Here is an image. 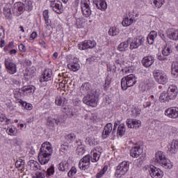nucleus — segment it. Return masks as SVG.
Wrapping results in <instances>:
<instances>
[{"instance_id": "1", "label": "nucleus", "mask_w": 178, "mask_h": 178, "mask_svg": "<svg viewBox=\"0 0 178 178\" xmlns=\"http://www.w3.org/2000/svg\"><path fill=\"white\" fill-rule=\"evenodd\" d=\"M54 150L52 147H48L45 144L42 145V147L38 154V161L41 165H47L52 156Z\"/></svg>"}, {"instance_id": "2", "label": "nucleus", "mask_w": 178, "mask_h": 178, "mask_svg": "<svg viewBox=\"0 0 178 178\" xmlns=\"http://www.w3.org/2000/svg\"><path fill=\"white\" fill-rule=\"evenodd\" d=\"M153 162H154V163H159V165L163 166L164 169H172V168H173V163L170 162V160L166 159V156L161 151L156 152L153 158Z\"/></svg>"}, {"instance_id": "3", "label": "nucleus", "mask_w": 178, "mask_h": 178, "mask_svg": "<svg viewBox=\"0 0 178 178\" xmlns=\"http://www.w3.org/2000/svg\"><path fill=\"white\" fill-rule=\"evenodd\" d=\"M136 83H137L136 76L134 74H129L121 79L122 89L126 90L129 87H133Z\"/></svg>"}, {"instance_id": "4", "label": "nucleus", "mask_w": 178, "mask_h": 178, "mask_svg": "<svg viewBox=\"0 0 178 178\" xmlns=\"http://www.w3.org/2000/svg\"><path fill=\"white\" fill-rule=\"evenodd\" d=\"M130 163L129 161H122L120 163L116 168V171L115 173V177H122V176H124L129 172V167Z\"/></svg>"}, {"instance_id": "5", "label": "nucleus", "mask_w": 178, "mask_h": 178, "mask_svg": "<svg viewBox=\"0 0 178 178\" xmlns=\"http://www.w3.org/2000/svg\"><path fill=\"white\" fill-rule=\"evenodd\" d=\"M154 78L159 84H166L168 83V76L162 71L156 70L153 72Z\"/></svg>"}, {"instance_id": "6", "label": "nucleus", "mask_w": 178, "mask_h": 178, "mask_svg": "<svg viewBox=\"0 0 178 178\" xmlns=\"http://www.w3.org/2000/svg\"><path fill=\"white\" fill-rule=\"evenodd\" d=\"M144 41H145V38H144V36L142 35H138L136 38H134L130 44V49L131 51H133V49H137L138 47H141L143 44H144Z\"/></svg>"}, {"instance_id": "7", "label": "nucleus", "mask_w": 178, "mask_h": 178, "mask_svg": "<svg viewBox=\"0 0 178 178\" xmlns=\"http://www.w3.org/2000/svg\"><path fill=\"white\" fill-rule=\"evenodd\" d=\"M83 104H86L89 106H95V105H97V102L98 101V97L92 93L88 94L83 97Z\"/></svg>"}, {"instance_id": "8", "label": "nucleus", "mask_w": 178, "mask_h": 178, "mask_svg": "<svg viewBox=\"0 0 178 178\" xmlns=\"http://www.w3.org/2000/svg\"><path fill=\"white\" fill-rule=\"evenodd\" d=\"M78 47L81 51L84 49H92L97 47V42L95 40H85L78 44Z\"/></svg>"}, {"instance_id": "9", "label": "nucleus", "mask_w": 178, "mask_h": 178, "mask_svg": "<svg viewBox=\"0 0 178 178\" xmlns=\"http://www.w3.org/2000/svg\"><path fill=\"white\" fill-rule=\"evenodd\" d=\"M50 7L52 10L58 15H60V13H63V6L62 5V2L54 0L53 1H50Z\"/></svg>"}, {"instance_id": "10", "label": "nucleus", "mask_w": 178, "mask_h": 178, "mask_svg": "<svg viewBox=\"0 0 178 178\" xmlns=\"http://www.w3.org/2000/svg\"><path fill=\"white\" fill-rule=\"evenodd\" d=\"M90 154L86 155L81 159L79 163V168L81 170H86L88 168L90 167Z\"/></svg>"}, {"instance_id": "11", "label": "nucleus", "mask_w": 178, "mask_h": 178, "mask_svg": "<svg viewBox=\"0 0 178 178\" xmlns=\"http://www.w3.org/2000/svg\"><path fill=\"white\" fill-rule=\"evenodd\" d=\"M55 123L56 124H59L60 123V119L55 118L52 116H49L47 119V126L50 130H55Z\"/></svg>"}, {"instance_id": "12", "label": "nucleus", "mask_w": 178, "mask_h": 178, "mask_svg": "<svg viewBox=\"0 0 178 178\" xmlns=\"http://www.w3.org/2000/svg\"><path fill=\"white\" fill-rule=\"evenodd\" d=\"M150 176L152 178H162L163 177V172L161 169L152 165L149 170Z\"/></svg>"}, {"instance_id": "13", "label": "nucleus", "mask_w": 178, "mask_h": 178, "mask_svg": "<svg viewBox=\"0 0 178 178\" xmlns=\"http://www.w3.org/2000/svg\"><path fill=\"white\" fill-rule=\"evenodd\" d=\"M167 94H168V97L172 101L173 99H176V97H177L178 89L176 85H170L167 90Z\"/></svg>"}, {"instance_id": "14", "label": "nucleus", "mask_w": 178, "mask_h": 178, "mask_svg": "<svg viewBox=\"0 0 178 178\" xmlns=\"http://www.w3.org/2000/svg\"><path fill=\"white\" fill-rule=\"evenodd\" d=\"M165 116L171 118V119H177L178 118V108L171 107L165 110Z\"/></svg>"}, {"instance_id": "15", "label": "nucleus", "mask_w": 178, "mask_h": 178, "mask_svg": "<svg viewBox=\"0 0 178 178\" xmlns=\"http://www.w3.org/2000/svg\"><path fill=\"white\" fill-rule=\"evenodd\" d=\"M5 65L8 70V73L10 74H15L17 72L16 64L9 61L8 59L5 60Z\"/></svg>"}, {"instance_id": "16", "label": "nucleus", "mask_w": 178, "mask_h": 178, "mask_svg": "<svg viewBox=\"0 0 178 178\" xmlns=\"http://www.w3.org/2000/svg\"><path fill=\"white\" fill-rule=\"evenodd\" d=\"M112 131H113V124H112V123H108L104 128V131L102 135V138H108Z\"/></svg>"}, {"instance_id": "17", "label": "nucleus", "mask_w": 178, "mask_h": 178, "mask_svg": "<svg viewBox=\"0 0 178 178\" xmlns=\"http://www.w3.org/2000/svg\"><path fill=\"white\" fill-rule=\"evenodd\" d=\"M82 13L83 16L90 17L91 16V9H90V5L86 1H82L81 5Z\"/></svg>"}, {"instance_id": "18", "label": "nucleus", "mask_w": 178, "mask_h": 178, "mask_svg": "<svg viewBox=\"0 0 178 178\" xmlns=\"http://www.w3.org/2000/svg\"><path fill=\"white\" fill-rule=\"evenodd\" d=\"M143 154V149L140 146H134L130 150V155L132 158H138Z\"/></svg>"}, {"instance_id": "19", "label": "nucleus", "mask_w": 178, "mask_h": 178, "mask_svg": "<svg viewBox=\"0 0 178 178\" xmlns=\"http://www.w3.org/2000/svg\"><path fill=\"white\" fill-rule=\"evenodd\" d=\"M141 62L145 67H149L154 64V57L152 56H145L143 58Z\"/></svg>"}, {"instance_id": "20", "label": "nucleus", "mask_w": 178, "mask_h": 178, "mask_svg": "<svg viewBox=\"0 0 178 178\" xmlns=\"http://www.w3.org/2000/svg\"><path fill=\"white\" fill-rule=\"evenodd\" d=\"M51 77H52V71L50 69H47L44 72V74H42L40 82L44 83V81H49Z\"/></svg>"}, {"instance_id": "21", "label": "nucleus", "mask_w": 178, "mask_h": 178, "mask_svg": "<svg viewBox=\"0 0 178 178\" xmlns=\"http://www.w3.org/2000/svg\"><path fill=\"white\" fill-rule=\"evenodd\" d=\"M167 37L170 40L177 41L178 40V29H170L167 32Z\"/></svg>"}, {"instance_id": "22", "label": "nucleus", "mask_w": 178, "mask_h": 178, "mask_svg": "<svg viewBox=\"0 0 178 178\" xmlns=\"http://www.w3.org/2000/svg\"><path fill=\"white\" fill-rule=\"evenodd\" d=\"M93 3H95L97 9H100V10H106L108 8L105 0H93Z\"/></svg>"}, {"instance_id": "23", "label": "nucleus", "mask_w": 178, "mask_h": 178, "mask_svg": "<svg viewBox=\"0 0 178 178\" xmlns=\"http://www.w3.org/2000/svg\"><path fill=\"white\" fill-rule=\"evenodd\" d=\"M130 41H131V38H128L127 41L121 42L118 47V51L120 52H126L127 51V48H129V44H130Z\"/></svg>"}, {"instance_id": "24", "label": "nucleus", "mask_w": 178, "mask_h": 178, "mask_svg": "<svg viewBox=\"0 0 178 178\" xmlns=\"http://www.w3.org/2000/svg\"><path fill=\"white\" fill-rule=\"evenodd\" d=\"M21 91L24 92V95H29V94L35 91V87L31 85L24 86L21 88Z\"/></svg>"}, {"instance_id": "25", "label": "nucleus", "mask_w": 178, "mask_h": 178, "mask_svg": "<svg viewBox=\"0 0 178 178\" xmlns=\"http://www.w3.org/2000/svg\"><path fill=\"white\" fill-rule=\"evenodd\" d=\"M35 73V70H34V68H27L24 73V78L26 80H30V79H33V77H34Z\"/></svg>"}, {"instance_id": "26", "label": "nucleus", "mask_w": 178, "mask_h": 178, "mask_svg": "<svg viewBox=\"0 0 178 178\" xmlns=\"http://www.w3.org/2000/svg\"><path fill=\"white\" fill-rule=\"evenodd\" d=\"M14 11H17L18 15H22L25 10L26 7L24 6V4L22 2H18L14 5Z\"/></svg>"}, {"instance_id": "27", "label": "nucleus", "mask_w": 178, "mask_h": 178, "mask_svg": "<svg viewBox=\"0 0 178 178\" xmlns=\"http://www.w3.org/2000/svg\"><path fill=\"white\" fill-rule=\"evenodd\" d=\"M156 37H158V33H156V31H152L147 37L148 44H149V45H152Z\"/></svg>"}, {"instance_id": "28", "label": "nucleus", "mask_w": 178, "mask_h": 178, "mask_svg": "<svg viewBox=\"0 0 178 178\" xmlns=\"http://www.w3.org/2000/svg\"><path fill=\"white\" fill-rule=\"evenodd\" d=\"M168 148L171 154H176V151L178 149V140H172V143L168 146Z\"/></svg>"}, {"instance_id": "29", "label": "nucleus", "mask_w": 178, "mask_h": 178, "mask_svg": "<svg viewBox=\"0 0 178 178\" xmlns=\"http://www.w3.org/2000/svg\"><path fill=\"white\" fill-rule=\"evenodd\" d=\"M80 90L81 94H88L91 92V85L89 83H85L81 86Z\"/></svg>"}, {"instance_id": "30", "label": "nucleus", "mask_w": 178, "mask_h": 178, "mask_svg": "<svg viewBox=\"0 0 178 178\" xmlns=\"http://www.w3.org/2000/svg\"><path fill=\"white\" fill-rule=\"evenodd\" d=\"M29 166H30L31 169L32 170H41V168L40 166V163H38V162H37L36 161L34 160H30L28 163Z\"/></svg>"}, {"instance_id": "31", "label": "nucleus", "mask_w": 178, "mask_h": 178, "mask_svg": "<svg viewBox=\"0 0 178 178\" xmlns=\"http://www.w3.org/2000/svg\"><path fill=\"white\" fill-rule=\"evenodd\" d=\"M160 102H169L172 101V99L169 97V95L167 92H163L159 97Z\"/></svg>"}, {"instance_id": "32", "label": "nucleus", "mask_w": 178, "mask_h": 178, "mask_svg": "<svg viewBox=\"0 0 178 178\" xmlns=\"http://www.w3.org/2000/svg\"><path fill=\"white\" fill-rule=\"evenodd\" d=\"M22 2L26 10L28 12L33 10V1L31 0H22Z\"/></svg>"}, {"instance_id": "33", "label": "nucleus", "mask_w": 178, "mask_h": 178, "mask_svg": "<svg viewBox=\"0 0 178 178\" xmlns=\"http://www.w3.org/2000/svg\"><path fill=\"white\" fill-rule=\"evenodd\" d=\"M67 142H65L64 144L60 145V151L63 152L64 154H67V152H70V145Z\"/></svg>"}, {"instance_id": "34", "label": "nucleus", "mask_w": 178, "mask_h": 178, "mask_svg": "<svg viewBox=\"0 0 178 178\" xmlns=\"http://www.w3.org/2000/svg\"><path fill=\"white\" fill-rule=\"evenodd\" d=\"M124 133H126V126H124V124H120L118 127L117 134L122 137L124 136Z\"/></svg>"}, {"instance_id": "35", "label": "nucleus", "mask_w": 178, "mask_h": 178, "mask_svg": "<svg viewBox=\"0 0 178 178\" xmlns=\"http://www.w3.org/2000/svg\"><path fill=\"white\" fill-rule=\"evenodd\" d=\"M25 162L24 160L19 159L15 162V167L18 170H23L24 169Z\"/></svg>"}, {"instance_id": "36", "label": "nucleus", "mask_w": 178, "mask_h": 178, "mask_svg": "<svg viewBox=\"0 0 178 178\" xmlns=\"http://www.w3.org/2000/svg\"><path fill=\"white\" fill-rule=\"evenodd\" d=\"M65 139L67 141L68 144H71L76 140V134L71 133L65 136Z\"/></svg>"}, {"instance_id": "37", "label": "nucleus", "mask_w": 178, "mask_h": 178, "mask_svg": "<svg viewBox=\"0 0 178 178\" xmlns=\"http://www.w3.org/2000/svg\"><path fill=\"white\" fill-rule=\"evenodd\" d=\"M178 62L175 61L172 65V76H175L176 78H178Z\"/></svg>"}, {"instance_id": "38", "label": "nucleus", "mask_w": 178, "mask_h": 178, "mask_svg": "<svg viewBox=\"0 0 178 178\" xmlns=\"http://www.w3.org/2000/svg\"><path fill=\"white\" fill-rule=\"evenodd\" d=\"M67 67L68 69H70V70H72V72H77V70L80 69V66H79V64L74 63L68 64Z\"/></svg>"}, {"instance_id": "39", "label": "nucleus", "mask_w": 178, "mask_h": 178, "mask_svg": "<svg viewBox=\"0 0 178 178\" xmlns=\"http://www.w3.org/2000/svg\"><path fill=\"white\" fill-rule=\"evenodd\" d=\"M6 19H12V11L9 8H4L3 12Z\"/></svg>"}, {"instance_id": "40", "label": "nucleus", "mask_w": 178, "mask_h": 178, "mask_svg": "<svg viewBox=\"0 0 178 178\" xmlns=\"http://www.w3.org/2000/svg\"><path fill=\"white\" fill-rule=\"evenodd\" d=\"M65 99H66L65 97H62L60 96L56 97L55 100L56 105L61 106L63 104H65Z\"/></svg>"}, {"instance_id": "41", "label": "nucleus", "mask_w": 178, "mask_h": 178, "mask_svg": "<svg viewBox=\"0 0 178 178\" xmlns=\"http://www.w3.org/2000/svg\"><path fill=\"white\" fill-rule=\"evenodd\" d=\"M22 108L26 109V111H31L33 109V106L26 102H22V100L19 101Z\"/></svg>"}, {"instance_id": "42", "label": "nucleus", "mask_w": 178, "mask_h": 178, "mask_svg": "<svg viewBox=\"0 0 178 178\" xmlns=\"http://www.w3.org/2000/svg\"><path fill=\"white\" fill-rule=\"evenodd\" d=\"M43 17L44 19L45 24H47V26H49V10H44L43 11Z\"/></svg>"}, {"instance_id": "43", "label": "nucleus", "mask_w": 178, "mask_h": 178, "mask_svg": "<svg viewBox=\"0 0 178 178\" xmlns=\"http://www.w3.org/2000/svg\"><path fill=\"white\" fill-rule=\"evenodd\" d=\"M172 49H170V46L166 44V46L162 51V54L163 55V56H168V55H170Z\"/></svg>"}, {"instance_id": "44", "label": "nucleus", "mask_w": 178, "mask_h": 178, "mask_svg": "<svg viewBox=\"0 0 178 178\" xmlns=\"http://www.w3.org/2000/svg\"><path fill=\"white\" fill-rule=\"evenodd\" d=\"M153 3L156 8H161L165 3V0H153Z\"/></svg>"}, {"instance_id": "45", "label": "nucleus", "mask_w": 178, "mask_h": 178, "mask_svg": "<svg viewBox=\"0 0 178 178\" xmlns=\"http://www.w3.org/2000/svg\"><path fill=\"white\" fill-rule=\"evenodd\" d=\"M110 86H111V78H109V76H107L105 79V83L104 85V90H108Z\"/></svg>"}, {"instance_id": "46", "label": "nucleus", "mask_w": 178, "mask_h": 178, "mask_svg": "<svg viewBox=\"0 0 178 178\" xmlns=\"http://www.w3.org/2000/svg\"><path fill=\"white\" fill-rule=\"evenodd\" d=\"M101 154H98L97 152H94L92 156V162H98L99 161V158Z\"/></svg>"}, {"instance_id": "47", "label": "nucleus", "mask_w": 178, "mask_h": 178, "mask_svg": "<svg viewBox=\"0 0 178 178\" xmlns=\"http://www.w3.org/2000/svg\"><path fill=\"white\" fill-rule=\"evenodd\" d=\"M133 124H134V129H140L141 127V121L138 120H134L133 119Z\"/></svg>"}, {"instance_id": "48", "label": "nucleus", "mask_w": 178, "mask_h": 178, "mask_svg": "<svg viewBox=\"0 0 178 178\" xmlns=\"http://www.w3.org/2000/svg\"><path fill=\"white\" fill-rule=\"evenodd\" d=\"M76 173H77V170L76 169L75 167H72L68 172V177H72V176H74Z\"/></svg>"}, {"instance_id": "49", "label": "nucleus", "mask_w": 178, "mask_h": 178, "mask_svg": "<svg viewBox=\"0 0 178 178\" xmlns=\"http://www.w3.org/2000/svg\"><path fill=\"white\" fill-rule=\"evenodd\" d=\"M122 24L123 27H129V26H130V22H129V17H125L122 20Z\"/></svg>"}, {"instance_id": "50", "label": "nucleus", "mask_w": 178, "mask_h": 178, "mask_svg": "<svg viewBox=\"0 0 178 178\" xmlns=\"http://www.w3.org/2000/svg\"><path fill=\"white\" fill-rule=\"evenodd\" d=\"M54 173H55V167L54 166V165H52L49 168L47 169V175L49 176H52Z\"/></svg>"}, {"instance_id": "51", "label": "nucleus", "mask_w": 178, "mask_h": 178, "mask_svg": "<svg viewBox=\"0 0 178 178\" xmlns=\"http://www.w3.org/2000/svg\"><path fill=\"white\" fill-rule=\"evenodd\" d=\"M109 35H116L118 34V31H116L115 27H111L108 31Z\"/></svg>"}, {"instance_id": "52", "label": "nucleus", "mask_w": 178, "mask_h": 178, "mask_svg": "<svg viewBox=\"0 0 178 178\" xmlns=\"http://www.w3.org/2000/svg\"><path fill=\"white\" fill-rule=\"evenodd\" d=\"M33 178H45V174L38 172L33 176Z\"/></svg>"}, {"instance_id": "53", "label": "nucleus", "mask_w": 178, "mask_h": 178, "mask_svg": "<svg viewBox=\"0 0 178 178\" xmlns=\"http://www.w3.org/2000/svg\"><path fill=\"white\" fill-rule=\"evenodd\" d=\"M127 126H128L129 129H134V126L133 124V119L127 120Z\"/></svg>"}, {"instance_id": "54", "label": "nucleus", "mask_w": 178, "mask_h": 178, "mask_svg": "<svg viewBox=\"0 0 178 178\" xmlns=\"http://www.w3.org/2000/svg\"><path fill=\"white\" fill-rule=\"evenodd\" d=\"M127 126H128L129 129H134V126L133 124V119L127 120Z\"/></svg>"}, {"instance_id": "55", "label": "nucleus", "mask_w": 178, "mask_h": 178, "mask_svg": "<svg viewBox=\"0 0 178 178\" xmlns=\"http://www.w3.org/2000/svg\"><path fill=\"white\" fill-rule=\"evenodd\" d=\"M58 169L61 170V172H65L66 170V165L64 163H60Z\"/></svg>"}, {"instance_id": "56", "label": "nucleus", "mask_w": 178, "mask_h": 178, "mask_svg": "<svg viewBox=\"0 0 178 178\" xmlns=\"http://www.w3.org/2000/svg\"><path fill=\"white\" fill-rule=\"evenodd\" d=\"M19 50L20 52H26V46L24 44H21L18 46Z\"/></svg>"}, {"instance_id": "57", "label": "nucleus", "mask_w": 178, "mask_h": 178, "mask_svg": "<svg viewBox=\"0 0 178 178\" xmlns=\"http://www.w3.org/2000/svg\"><path fill=\"white\" fill-rule=\"evenodd\" d=\"M5 37V30H3V27L0 26V38H3Z\"/></svg>"}, {"instance_id": "58", "label": "nucleus", "mask_w": 178, "mask_h": 178, "mask_svg": "<svg viewBox=\"0 0 178 178\" xmlns=\"http://www.w3.org/2000/svg\"><path fill=\"white\" fill-rule=\"evenodd\" d=\"M143 83L145 86L148 87V90H149V87H151V81H149V79H145Z\"/></svg>"}, {"instance_id": "59", "label": "nucleus", "mask_w": 178, "mask_h": 178, "mask_svg": "<svg viewBox=\"0 0 178 178\" xmlns=\"http://www.w3.org/2000/svg\"><path fill=\"white\" fill-rule=\"evenodd\" d=\"M159 35L161 37V38H162V40H163V41H165L166 37L165 36V33H163L162 31H160L159 32Z\"/></svg>"}, {"instance_id": "60", "label": "nucleus", "mask_w": 178, "mask_h": 178, "mask_svg": "<svg viewBox=\"0 0 178 178\" xmlns=\"http://www.w3.org/2000/svg\"><path fill=\"white\" fill-rule=\"evenodd\" d=\"M73 104L75 106H79V105H80V104H81V100H80L79 99H75L73 100Z\"/></svg>"}, {"instance_id": "61", "label": "nucleus", "mask_w": 178, "mask_h": 178, "mask_svg": "<svg viewBox=\"0 0 178 178\" xmlns=\"http://www.w3.org/2000/svg\"><path fill=\"white\" fill-rule=\"evenodd\" d=\"M136 116H138L141 113V110L138 107H135Z\"/></svg>"}, {"instance_id": "62", "label": "nucleus", "mask_w": 178, "mask_h": 178, "mask_svg": "<svg viewBox=\"0 0 178 178\" xmlns=\"http://www.w3.org/2000/svg\"><path fill=\"white\" fill-rule=\"evenodd\" d=\"M5 120H6V116L5 114L1 113H0V122H3Z\"/></svg>"}, {"instance_id": "63", "label": "nucleus", "mask_w": 178, "mask_h": 178, "mask_svg": "<svg viewBox=\"0 0 178 178\" xmlns=\"http://www.w3.org/2000/svg\"><path fill=\"white\" fill-rule=\"evenodd\" d=\"M37 38V32H33L31 35L30 40H35Z\"/></svg>"}, {"instance_id": "64", "label": "nucleus", "mask_w": 178, "mask_h": 178, "mask_svg": "<svg viewBox=\"0 0 178 178\" xmlns=\"http://www.w3.org/2000/svg\"><path fill=\"white\" fill-rule=\"evenodd\" d=\"M118 128V123H115L113 128V131H112V134H115V133H116V129Z\"/></svg>"}]
</instances>
